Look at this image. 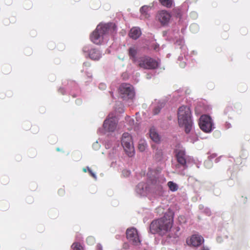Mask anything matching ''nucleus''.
I'll list each match as a JSON object with an SVG mask.
<instances>
[{
    "label": "nucleus",
    "instance_id": "nucleus-9",
    "mask_svg": "<svg viewBox=\"0 0 250 250\" xmlns=\"http://www.w3.org/2000/svg\"><path fill=\"white\" fill-rule=\"evenodd\" d=\"M126 238L134 245H139L141 241L139 237L138 231L135 228L128 229L126 231Z\"/></svg>",
    "mask_w": 250,
    "mask_h": 250
},
{
    "label": "nucleus",
    "instance_id": "nucleus-25",
    "mask_svg": "<svg viewBox=\"0 0 250 250\" xmlns=\"http://www.w3.org/2000/svg\"><path fill=\"white\" fill-rule=\"evenodd\" d=\"M31 129L32 130V131L34 134L37 133L39 131V127L36 125H32Z\"/></svg>",
    "mask_w": 250,
    "mask_h": 250
},
{
    "label": "nucleus",
    "instance_id": "nucleus-28",
    "mask_svg": "<svg viewBox=\"0 0 250 250\" xmlns=\"http://www.w3.org/2000/svg\"><path fill=\"white\" fill-rule=\"evenodd\" d=\"M86 242L89 244H92L94 242V238L92 236H89L86 239Z\"/></svg>",
    "mask_w": 250,
    "mask_h": 250
},
{
    "label": "nucleus",
    "instance_id": "nucleus-6",
    "mask_svg": "<svg viewBox=\"0 0 250 250\" xmlns=\"http://www.w3.org/2000/svg\"><path fill=\"white\" fill-rule=\"evenodd\" d=\"M199 125L201 129L206 133L210 132L213 128L212 119L207 115H203L200 117Z\"/></svg>",
    "mask_w": 250,
    "mask_h": 250
},
{
    "label": "nucleus",
    "instance_id": "nucleus-29",
    "mask_svg": "<svg viewBox=\"0 0 250 250\" xmlns=\"http://www.w3.org/2000/svg\"><path fill=\"white\" fill-rule=\"evenodd\" d=\"M87 170H88V173H89V174L92 177H93L94 178L96 179V176L95 175V173H94L93 172V171H92V170L89 167H87Z\"/></svg>",
    "mask_w": 250,
    "mask_h": 250
},
{
    "label": "nucleus",
    "instance_id": "nucleus-30",
    "mask_svg": "<svg viewBox=\"0 0 250 250\" xmlns=\"http://www.w3.org/2000/svg\"><path fill=\"white\" fill-rule=\"evenodd\" d=\"M96 250H103L102 246L101 244H98L96 247Z\"/></svg>",
    "mask_w": 250,
    "mask_h": 250
},
{
    "label": "nucleus",
    "instance_id": "nucleus-26",
    "mask_svg": "<svg viewBox=\"0 0 250 250\" xmlns=\"http://www.w3.org/2000/svg\"><path fill=\"white\" fill-rule=\"evenodd\" d=\"M180 230V229L179 227H175L173 228V231H174L175 234V237H178L180 234L179 233V231Z\"/></svg>",
    "mask_w": 250,
    "mask_h": 250
},
{
    "label": "nucleus",
    "instance_id": "nucleus-4",
    "mask_svg": "<svg viewBox=\"0 0 250 250\" xmlns=\"http://www.w3.org/2000/svg\"><path fill=\"white\" fill-rule=\"evenodd\" d=\"M121 144L124 149L129 157L134 154V148L131 136L128 133H124L122 135Z\"/></svg>",
    "mask_w": 250,
    "mask_h": 250
},
{
    "label": "nucleus",
    "instance_id": "nucleus-22",
    "mask_svg": "<svg viewBox=\"0 0 250 250\" xmlns=\"http://www.w3.org/2000/svg\"><path fill=\"white\" fill-rule=\"evenodd\" d=\"M147 144L144 141L141 140L140 141L139 144H138V149L139 150L143 152L145 150L146 148Z\"/></svg>",
    "mask_w": 250,
    "mask_h": 250
},
{
    "label": "nucleus",
    "instance_id": "nucleus-21",
    "mask_svg": "<svg viewBox=\"0 0 250 250\" xmlns=\"http://www.w3.org/2000/svg\"><path fill=\"white\" fill-rule=\"evenodd\" d=\"M167 186L170 190L172 191H175L177 190L178 188L177 185L172 181L168 182L167 183Z\"/></svg>",
    "mask_w": 250,
    "mask_h": 250
},
{
    "label": "nucleus",
    "instance_id": "nucleus-5",
    "mask_svg": "<svg viewBox=\"0 0 250 250\" xmlns=\"http://www.w3.org/2000/svg\"><path fill=\"white\" fill-rule=\"evenodd\" d=\"M137 64L146 69H154L158 66V63L156 60L146 56L139 58Z\"/></svg>",
    "mask_w": 250,
    "mask_h": 250
},
{
    "label": "nucleus",
    "instance_id": "nucleus-15",
    "mask_svg": "<svg viewBox=\"0 0 250 250\" xmlns=\"http://www.w3.org/2000/svg\"><path fill=\"white\" fill-rule=\"evenodd\" d=\"M138 53V48L136 46H133L129 47L128 49V54L129 58L132 60V62L134 63H137L138 62V59L136 56Z\"/></svg>",
    "mask_w": 250,
    "mask_h": 250
},
{
    "label": "nucleus",
    "instance_id": "nucleus-24",
    "mask_svg": "<svg viewBox=\"0 0 250 250\" xmlns=\"http://www.w3.org/2000/svg\"><path fill=\"white\" fill-rule=\"evenodd\" d=\"M72 250H83V247L78 242H74L71 246Z\"/></svg>",
    "mask_w": 250,
    "mask_h": 250
},
{
    "label": "nucleus",
    "instance_id": "nucleus-27",
    "mask_svg": "<svg viewBox=\"0 0 250 250\" xmlns=\"http://www.w3.org/2000/svg\"><path fill=\"white\" fill-rule=\"evenodd\" d=\"M160 110H161V107L159 106H156L153 109V114L154 115H156V114H158L160 112Z\"/></svg>",
    "mask_w": 250,
    "mask_h": 250
},
{
    "label": "nucleus",
    "instance_id": "nucleus-19",
    "mask_svg": "<svg viewBox=\"0 0 250 250\" xmlns=\"http://www.w3.org/2000/svg\"><path fill=\"white\" fill-rule=\"evenodd\" d=\"M89 57L93 60H98L101 57V53L96 49H92L89 53Z\"/></svg>",
    "mask_w": 250,
    "mask_h": 250
},
{
    "label": "nucleus",
    "instance_id": "nucleus-33",
    "mask_svg": "<svg viewBox=\"0 0 250 250\" xmlns=\"http://www.w3.org/2000/svg\"><path fill=\"white\" fill-rule=\"evenodd\" d=\"M201 250H209L208 248L205 247H203Z\"/></svg>",
    "mask_w": 250,
    "mask_h": 250
},
{
    "label": "nucleus",
    "instance_id": "nucleus-2",
    "mask_svg": "<svg viewBox=\"0 0 250 250\" xmlns=\"http://www.w3.org/2000/svg\"><path fill=\"white\" fill-rule=\"evenodd\" d=\"M116 29L115 25L112 23L100 24L91 34L90 40L95 44H101L104 36L114 33Z\"/></svg>",
    "mask_w": 250,
    "mask_h": 250
},
{
    "label": "nucleus",
    "instance_id": "nucleus-13",
    "mask_svg": "<svg viewBox=\"0 0 250 250\" xmlns=\"http://www.w3.org/2000/svg\"><path fill=\"white\" fill-rule=\"evenodd\" d=\"M136 192L142 196H146L150 193V185L147 187L144 183H139L136 188Z\"/></svg>",
    "mask_w": 250,
    "mask_h": 250
},
{
    "label": "nucleus",
    "instance_id": "nucleus-11",
    "mask_svg": "<svg viewBox=\"0 0 250 250\" xmlns=\"http://www.w3.org/2000/svg\"><path fill=\"white\" fill-rule=\"evenodd\" d=\"M117 124V123L115 118H108L104 121L103 127L106 130L109 132H113L116 128Z\"/></svg>",
    "mask_w": 250,
    "mask_h": 250
},
{
    "label": "nucleus",
    "instance_id": "nucleus-34",
    "mask_svg": "<svg viewBox=\"0 0 250 250\" xmlns=\"http://www.w3.org/2000/svg\"><path fill=\"white\" fill-rule=\"evenodd\" d=\"M104 86V84H101L100 85V86H99V87H100V88H102V87H103Z\"/></svg>",
    "mask_w": 250,
    "mask_h": 250
},
{
    "label": "nucleus",
    "instance_id": "nucleus-10",
    "mask_svg": "<svg viewBox=\"0 0 250 250\" xmlns=\"http://www.w3.org/2000/svg\"><path fill=\"white\" fill-rule=\"evenodd\" d=\"M156 17L162 25H166L168 23L171 16L167 11L161 10L158 12Z\"/></svg>",
    "mask_w": 250,
    "mask_h": 250
},
{
    "label": "nucleus",
    "instance_id": "nucleus-3",
    "mask_svg": "<svg viewBox=\"0 0 250 250\" xmlns=\"http://www.w3.org/2000/svg\"><path fill=\"white\" fill-rule=\"evenodd\" d=\"M178 122L180 127H184L187 133H189L192 128L191 112L189 107L183 105L178 111Z\"/></svg>",
    "mask_w": 250,
    "mask_h": 250
},
{
    "label": "nucleus",
    "instance_id": "nucleus-14",
    "mask_svg": "<svg viewBox=\"0 0 250 250\" xmlns=\"http://www.w3.org/2000/svg\"><path fill=\"white\" fill-rule=\"evenodd\" d=\"M176 156L178 163L183 167L184 168H187L186 156L185 151L182 150L178 151Z\"/></svg>",
    "mask_w": 250,
    "mask_h": 250
},
{
    "label": "nucleus",
    "instance_id": "nucleus-32",
    "mask_svg": "<svg viewBox=\"0 0 250 250\" xmlns=\"http://www.w3.org/2000/svg\"><path fill=\"white\" fill-rule=\"evenodd\" d=\"M83 171L84 172H86L87 171H88V170H87V167H86L85 168H83Z\"/></svg>",
    "mask_w": 250,
    "mask_h": 250
},
{
    "label": "nucleus",
    "instance_id": "nucleus-23",
    "mask_svg": "<svg viewBox=\"0 0 250 250\" xmlns=\"http://www.w3.org/2000/svg\"><path fill=\"white\" fill-rule=\"evenodd\" d=\"M234 112L233 107L231 105H229L225 108L224 113L229 116L232 114Z\"/></svg>",
    "mask_w": 250,
    "mask_h": 250
},
{
    "label": "nucleus",
    "instance_id": "nucleus-1",
    "mask_svg": "<svg viewBox=\"0 0 250 250\" xmlns=\"http://www.w3.org/2000/svg\"><path fill=\"white\" fill-rule=\"evenodd\" d=\"M173 224L172 213H166L161 218L154 220L150 224V232L152 234L158 233L164 235L170 230Z\"/></svg>",
    "mask_w": 250,
    "mask_h": 250
},
{
    "label": "nucleus",
    "instance_id": "nucleus-7",
    "mask_svg": "<svg viewBox=\"0 0 250 250\" xmlns=\"http://www.w3.org/2000/svg\"><path fill=\"white\" fill-rule=\"evenodd\" d=\"M120 95L124 99H132L134 96L133 86L129 83L122 84L119 88Z\"/></svg>",
    "mask_w": 250,
    "mask_h": 250
},
{
    "label": "nucleus",
    "instance_id": "nucleus-20",
    "mask_svg": "<svg viewBox=\"0 0 250 250\" xmlns=\"http://www.w3.org/2000/svg\"><path fill=\"white\" fill-rule=\"evenodd\" d=\"M161 4L167 8H171L172 6L173 0H159Z\"/></svg>",
    "mask_w": 250,
    "mask_h": 250
},
{
    "label": "nucleus",
    "instance_id": "nucleus-16",
    "mask_svg": "<svg viewBox=\"0 0 250 250\" xmlns=\"http://www.w3.org/2000/svg\"><path fill=\"white\" fill-rule=\"evenodd\" d=\"M141 35V31L138 27H133L131 29L129 33V37L134 40L139 38Z\"/></svg>",
    "mask_w": 250,
    "mask_h": 250
},
{
    "label": "nucleus",
    "instance_id": "nucleus-17",
    "mask_svg": "<svg viewBox=\"0 0 250 250\" xmlns=\"http://www.w3.org/2000/svg\"><path fill=\"white\" fill-rule=\"evenodd\" d=\"M151 7L147 5H144L140 8V12L141 13V19H147L149 17V11Z\"/></svg>",
    "mask_w": 250,
    "mask_h": 250
},
{
    "label": "nucleus",
    "instance_id": "nucleus-31",
    "mask_svg": "<svg viewBox=\"0 0 250 250\" xmlns=\"http://www.w3.org/2000/svg\"><path fill=\"white\" fill-rule=\"evenodd\" d=\"M123 173L124 174H125L126 176H128L130 174V172L127 170H125L123 171Z\"/></svg>",
    "mask_w": 250,
    "mask_h": 250
},
{
    "label": "nucleus",
    "instance_id": "nucleus-12",
    "mask_svg": "<svg viewBox=\"0 0 250 250\" xmlns=\"http://www.w3.org/2000/svg\"><path fill=\"white\" fill-rule=\"evenodd\" d=\"M203 242V237L197 234L192 235L190 239L187 240L188 244L193 247H198L200 246Z\"/></svg>",
    "mask_w": 250,
    "mask_h": 250
},
{
    "label": "nucleus",
    "instance_id": "nucleus-18",
    "mask_svg": "<svg viewBox=\"0 0 250 250\" xmlns=\"http://www.w3.org/2000/svg\"><path fill=\"white\" fill-rule=\"evenodd\" d=\"M149 136L151 139L155 143H159L160 141V137L154 128L150 129Z\"/></svg>",
    "mask_w": 250,
    "mask_h": 250
},
{
    "label": "nucleus",
    "instance_id": "nucleus-8",
    "mask_svg": "<svg viewBox=\"0 0 250 250\" xmlns=\"http://www.w3.org/2000/svg\"><path fill=\"white\" fill-rule=\"evenodd\" d=\"M162 183L157 178L152 180L150 184V193L158 196H163L164 190Z\"/></svg>",
    "mask_w": 250,
    "mask_h": 250
}]
</instances>
